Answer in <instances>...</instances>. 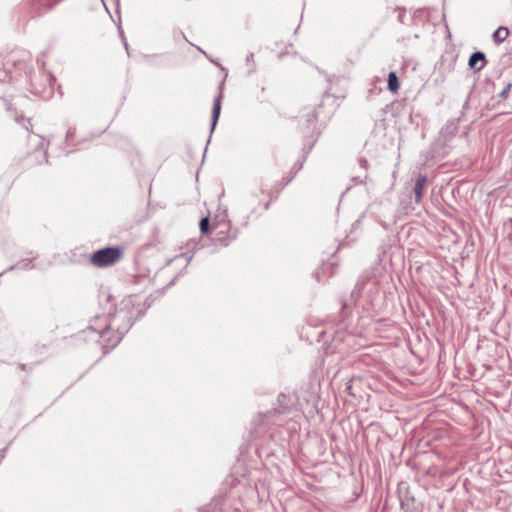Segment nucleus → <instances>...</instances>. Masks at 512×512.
Segmentation results:
<instances>
[{
  "mask_svg": "<svg viewBox=\"0 0 512 512\" xmlns=\"http://www.w3.org/2000/svg\"><path fill=\"white\" fill-rule=\"evenodd\" d=\"M220 110H221V101H220V96H219V97L215 98L214 104H213V120H214V123L217 121V119L219 117Z\"/></svg>",
  "mask_w": 512,
  "mask_h": 512,
  "instance_id": "6",
  "label": "nucleus"
},
{
  "mask_svg": "<svg viewBox=\"0 0 512 512\" xmlns=\"http://www.w3.org/2000/svg\"><path fill=\"white\" fill-rule=\"evenodd\" d=\"M511 88V84L507 85L506 88L500 93V96L505 98L507 96L508 91Z\"/></svg>",
  "mask_w": 512,
  "mask_h": 512,
  "instance_id": "9",
  "label": "nucleus"
},
{
  "mask_svg": "<svg viewBox=\"0 0 512 512\" xmlns=\"http://www.w3.org/2000/svg\"><path fill=\"white\" fill-rule=\"evenodd\" d=\"M510 34V31L507 27L500 26L493 34V40L496 44H500L504 42Z\"/></svg>",
  "mask_w": 512,
  "mask_h": 512,
  "instance_id": "4",
  "label": "nucleus"
},
{
  "mask_svg": "<svg viewBox=\"0 0 512 512\" xmlns=\"http://www.w3.org/2000/svg\"><path fill=\"white\" fill-rule=\"evenodd\" d=\"M485 55L482 52H475L469 58V66L477 71L481 70L485 65Z\"/></svg>",
  "mask_w": 512,
  "mask_h": 512,
  "instance_id": "2",
  "label": "nucleus"
},
{
  "mask_svg": "<svg viewBox=\"0 0 512 512\" xmlns=\"http://www.w3.org/2000/svg\"><path fill=\"white\" fill-rule=\"evenodd\" d=\"M209 226H210V220L208 217H204L201 219L200 221V231L202 234H208L210 232V229H209Z\"/></svg>",
  "mask_w": 512,
  "mask_h": 512,
  "instance_id": "7",
  "label": "nucleus"
},
{
  "mask_svg": "<svg viewBox=\"0 0 512 512\" xmlns=\"http://www.w3.org/2000/svg\"><path fill=\"white\" fill-rule=\"evenodd\" d=\"M400 88L398 77L395 72H390L388 75V89L392 93H397Z\"/></svg>",
  "mask_w": 512,
  "mask_h": 512,
  "instance_id": "5",
  "label": "nucleus"
},
{
  "mask_svg": "<svg viewBox=\"0 0 512 512\" xmlns=\"http://www.w3.org/2000/svg\"><path fill=\"white\" fill-rule=\"evenodd\" d=\"M60 0H49L47 4L48 9H52Z\"/></svg>",
  "mask_w": 512,
  "mask_h": 512,
  "instance_id": "8",
  "label": "nucleus"
},
{
  "mask_svg": "<svg viewBox=\"0 0 512 512\" xmlns=\"http://www.w3.org/2000/svg\"><path fill=\"white\" fill-rule=\"evenodd\" d=\"M124 256V250L121 247H105L94 251L89 259L91 265L97 268H106L120 262Z\"/></svg>",
  "mask_w": 512,
  "mask_h": 512,
  "instance_id": "1",
  "label": "nucleus"
},
{
  "mask_svg": "<svg viewBox=\"0 0 512 512\" xmlns=\"http://www.w3.org/2000/svg\"><path fill=\"white\" fill-rule=\"evenodd\" d=\"M426 177L425 176H419L414 187V193H415V200L417 203H419L422 199L423 195V189L426 185Z\"/></svg>",
  "mask_w": 512,
  "mask_h": 512,
  "instance_id": "3",
  "label": "nucleus"
}]
</instances>
